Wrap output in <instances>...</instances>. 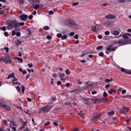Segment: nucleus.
<instances>
[{
    "label": "nucleus",
    "instance_id": "1",
    "mask_svg": "<svg viewBox=\"0 0 131 131\" xmlns=\"http://www.w3.org/2000/svg\"><path fill=\"white\" fill-rule=\"evenodd\" d=\"M18 21L16 19L7 21L8 26L7 27V29L9 30L12 28H18Z\"/></svg>",
    "mask_w": 131,
    "mask_h": 131
},
{
    "label": "nucleus",
    "instance_id": "2",
    "mask_svg": "<svg viewBox=\"0 0 131 131\" xmlns=\"http://www.w3.org/2000/svg\"><path fill=\"white\" fill-rule=\"evenodd\" d=\"M65 23L69 27L73 28H76L78 27V25L72 20L68 19L66 20L65 21Z\"/></svg>",
    "mask_w": 131,
    "mask_h": 131
},
{
    "label": "nucleus",
    "instance_id": "3",
    "mask_svg": "<svg viewBox=\"0 0 131 131\" xmlns=\"http://www.w3.org/2000/svg\"><path fill=\"white\" fill-rule=\"evenodd\" d=\"M52 106H46L41 108L40 110V113H46L49 112L50 109L52 107Z\"/></svg>",
    "mask_w": 131,
    "mask_h": 131
},
{
    "label": "nucleus",
    "instance_id": "4",
    "mask_svg": "<svg viewBox=\"0 0 131 131\" xmlns=\"http://www.w3.org/2000/svg\"><path fill=\"white\" fill-rule=\"evenodd\" d=\"M127 41L124 39H121L118 40L117 41H115L114 42L115 44L116 45L118 44L120 46H122L128 44L127 43V42L128 41Z\"/></svg>",
    "mask_w": 131,
    "mask_h": 131
},
{
    "label": "nucleus",
    "instance_id": "5",
    "mask_svg": "<svg viewBox=\"0 0 131 131\" xmlns=\"http://www.w3.org/2000/svg\"><path fill=\"white\" fill-rule=\"evenodd\" d=\"M131 35L129 33L125 34L123 35V37L124 38V40H126V41H128L127 43L128 44L130 43H131Z\"/></svg>",
    "mask_w": 131,
    "mask_h": 131
},
{
    "label": "nucleus",
    "instance_id": "6",
    "mask_svg": "<svg viewBox=\"0 0 131 131\" xmlns=\"http://www.w3.org/2000/svg\"><path fill=\"white\" fill-rule=\"evenodd\" d=\"M10 127L13 129L11 131H16V129L17 128V124L14 121H11L10 122Z\"/></svg>",
    "mask_w": 131,
    "mask_h": 131
},
{
    "label": "nucleus",
    "instance_id": "7",
    "mask_svg": "<svg viewBox=\"0 0 131 131\" xmlns=\"http://www.w3.org/2000/svg\"><path fill=\"white\" fill-rule=\"evenodd\" d=\"M100 117V115L98 114H94L91 118V121L93 122H95L99 119Z\"/></svg>",
    "mask_w": 131,
    "mask_h": 131
},
{
    "label": "nucleus",
    "instance_id": "8",
    "mask_svg": "<svg viewBox=\"0 0 131 131\" xmlns=\"http://www.w3.org/2000/svg\"><path fill=\"white\" fill-rule=\"evenodd\" d=\"M80 99L81 101L85 104H90L91 102L90 99H88V98H84L83 97H80Z\"/></svg>",
    "mask_w": 131,
    "mask_h": 131
},
{
    "label": "nucleus",
    "instance_id": "9",
    "mask_svg": "<svg viewBox=\"0 0 131 131\" xmlns=\"http://www.w3.org/2000/svg\"><path fill=\"white\" fill-rule=\"evenodd\" d=\"M28 15L23 14L20 15L19 16V18L22 21H25L28 19Z\"/></svg>",
    "mask_w": 131,
    "mask_h": 131
},
{
    "label": "nucleus",
    "instance_id": "10",
    "mask_svg": "<svg viewBox=\"0 0 131 131\" xmlns=\"http://www.w3.org/2000/svg\"><path fill=\"white\" fill-rule=\"evenodd\" d=\"M129 108H121L120 109V112L121 113H126L128 112Z\"/></svg>",
    "mask_w": 131,
    "mask_h": 131
},
{
    "label": "nucleus",
    "instance_id": "11",
    "mask_svg": "<svg viewBox=\"0 0 131 131\" xmlns=\"http://www.w3.org/2000/svg\"><path fill=\"white\" fill-rule=\"evenodd\" d=\"M92 29L93 31L95 32H97L100 30L99 25H97L96 26H94L93 27Z\"/></svg>",
    "mask_w": 131,
    "mask_h": 131
},
{
    "label": "nucleus",
    "instance_id": "12",
    "mask_svg": "<svg viewBox=\"0 0 131 131\" xmlns=\"http://www.w3.org/2000/svg\"><path fill=\"white\" fill-rule=\"evenodd\" d=\"M116 16L115 15H113L112 14H109L107 15L105 17L107 19H113L115 18Z\"/></svg>",
    "mask_w": 131,
    "mask_h": 131
},
{
    "label": "nucleus",
    "instance_id": "13",
    "mask_svg": "<svg viewBox=\"0 0 131 131\" xmlns=\"http://www.w3.org/2000/svg\"><path fill=\"white\" fill-rule=\"evenodd\" d=\"M121 70L122 72L128 74H131V71H129L127 70H126L122 68H121Z\"/></svg>",
    "mask_w": 131,
    "mask_h": 131
},
{
    "label": "nucleus",
    "instance_id": "14",
    "mask_svg": "<svg viewBox=\"0 0 131 131\" xmlns=\"http://www.w3.org/2000/svg\"><path fill=\"white\" fill-rule=\"evenodd\" d=\"M105 24L106 25L109 27H111L114 25V22L111 21L106 22L105 23Z\"/></svg>",
    "mask_w": 131,
    "mask_h": 131
},
{
    "label": "nucleus",
    "instance_id": "15",
    "mask_svg": "<svg viewBox=\"0 0 131 131\" xmlns=\"http://www.w3.org/2000/svg\"><path fill=\"white\" fill-rule=\"evenodd\" d=\"M18 80V79L16 78L15 77H14L13 78V80H12V82L14 84H17L20 85V83L17 81Z\"/></svg>",
    "mask_w": 131,
    "mask_h": 131
},
{
    "label": "nucleus",
    "instance_id": "16",
    "mask_svg": "<svg viewBox=\"0 0 131 131\" xmlns=\"http://www.w3.org/2000/svg\"><path fill=\"white\" fill-rule=\"evenodd\" d=\"M0 61H2L6 63H8V61L6 58L3 57L2 58H0Z\"/></svg>",
    "mask_w": 131,
    "mask_h": 131
},
{
    "label": "nucleus",
    "instance_id": "17",
    "mask_svg": "<svg viewBox=\"0 0 131 131\" xmlns=\"http://www.w3.org/2000/svg\"><path fill=\"white\" fill-rule=\"evenodd\" d=\"M21 129L24 131H30V129L28 128L27 126H23Z\"/></svg>",
    "mask_w": 131,
    "mask_h": 131
},
{
    "label": "nucleus",
    "instance_id": "18",
    "mask_svg": "<svg viewBox=\"0 0 131 131\" xmlns=\"http://www.w3.org/2000/svg\"><path fill=\"white\" fill-rule=\"evenodd\" d=\"M95 85V84L93 83L89 84L88 85L87 87L91 89L94 88Z\"/></svg>",
    "mask_w": 131,
    "mask_h": 131
},
{
    "label": "nucleus",
    "instance_id": "19",
    "mask_svg": "<svg viewBox=\"0 0 131 131\" xmlns=\"http://www.w3.org/2000/svg\"><path fill=\"white\" fill-rule=\"evenodd\" d=\"M3 108L7 110L8 111H10L11 110L10 108L7 105L5 104L4 105Z\"/></svg>",
    "mask_w": 131,
    "mask_h": 131
},
{
    "label": "nucleus",
    "instance_id": "20",
    "mask_svg": "<svg viewBox=\"0 0 131 131\" xmlns=\"http://www.w3.org/2000/svg\"><path fill=\"white\" fill-rule=\"evenodd\" d=\"M14 73H13L10 74L8 76V77L7 78V79H9L11 77L14 78V77H15V76L14 75Z\"/></svg>",
    "mask_w": 131,
    "mask_h": 131
},
{
    "label": "nucleus",
    "instance_id": "21",
    "mask_svg": "<svg viewBox=\"0 0 131 131\" xmlns=\"http://www.w3.org/2000/svg\"><path fill=\"white\" fill-rule=\"evenodd\" d=\"M91 101L92 102L95 103H96L97 101V99L96 98L95 99H90Z\"/></svg>",
    "mask_w": 131,
    "mask_h": 131
},
{
    "label": "nucleus",
    "instance_id": "22",
    "mask_svg": "<svg viewBox=\"0 0 131 131\" xmlns=\"http://www.w3.org/2000/svg\"><path fill=\"white\" fill-rule=\"evenodd\" d=\"M107 50H108L109 51V52H111L112 51H114L115 50V48H113V49H111V48L109 47L107 48Z\"/></svg>",
    "mask_w": 131,
    "mask_h": 131
},
{
    "label": "nucleus",
    "instance_id": "23",
    "mask_svg": "<svg viewBox=\"0 0 131 131\" xmlns=\"http://www.w3.org/2000/svg\"><path fill=\"white\" fill-rule=\"evenodd\" d=\"M115 113V112L114 111L112 110L111 112H108V115L109 116H112V115H114Z\"/></svg>",
    "mask_w": 131,
    "mask_h": 131
},
{
    "label": "nucleus",
    "instance_id": "24",
    "mask_svg": "<svg viewBox=\"0 0 131 131\" xmlns=\"http://www.w3.org/2000/svg\"><path fill=\"white\" fill-rule=\"evenodd\" d=\"M113 33L114 35H118L119 34V32L116 30L114 31Z\"/></svg>",
    "mask_w": 131,
    "mask_h": 131
},
{
    "label": "nucleus",
    "instance_id": "25",
    "mask_svg": "<svg viewBox=\"0 0 131 131\" xmlns=\"http://www.w3.org/2000/svg\"><path fill=\"white\" fill-rule=\"evenodd\" d=\"M21 42L19 40L16 41L15 42V43L17 46H18L21 43Z\"/></svg>",
    "mask_w": 131,
    "mask_h": 131
},
{
    "label": "nucleus",
    "instance_id": "26",
    "mask_svg": "<svg viewBox=\"0 0 131 131\" xmlns=\"http://www.w3.org/2000/svg\"><path fill=\"white\" fill-rule=\"evenodd\" d=\"M80 91V90L79 89H74L71 91V92H74L75 93H78L79 91Z\"/></svg>",
    "mask_w": 131,
    "mask_h": 131
},
{
    "label": "nucleus",
    "instance_id": "27",
    "mask_svg": "<svg viewBox=\"0 0 131 131\" xmlns=\"http://www.w3.org/2000/svg\"><path fill=\"white\" fill-rule=\"evenodd\" d=\"M58 75L60 78H61L62 77L64 76L65 74L64 73H60L58 74Z\"/></svg>",
    "mask_w": 131,
    "mask_h": 131
},
{
    "label": "nucleus",
    "instance_id": "28",
    "mask_svg": "<svg viewBox=\"0 0 131 131\" xmlns=\"http://www.w3.org/2000/svg\"><path fill=\"white\" fill-rule=\"evenodd\" d=\"M25 24V23L23 22H20V23H18V22L17 25H18V27H19V25L20 26H24Z\"/></svg>",
    "mask_w": 131,
    "mask_h": 131
},
{
    "label": "nucleus",
    "instance_id": "29",
    "mask_svg": "<svg viewBox=\"0 0 131 131\" xmlns=\"http://www.w3.org/2000/svg\"><path fill=\"white\" fill-rule=\"evenodd\" d=\"M108 92L109 94H112L113 92H115V93L116 92L114 89H111V90L110 91H108Z\"/></svg>",
    "mask_w": 131,
    "mask_h": 131
},
{
    "label": "nucleus",
    "instance_id": "30",
    "mask_svg": "<svg viewBox=\"0 0 131 131\" xmlns=\"http://www.w3.org/2000/svg\"><path fill=\"white\" fill-rule=\"evenodd\" d=\"M33 7L34 9L37 10L39 7V6L38 5H36L35 6H34Z\"/></svg>",
    "mask_w": 131,
    "mask_h": 131
},
{
    "label": "nucleus",
    "instance_id": "31",
    "mask_svg": "<svg viewBox=\"0 0 131 131\" xmlns=\"http://www.w3.org/2000/svg\"><path fill=\"white\" fill-rule=\"evenodd\" d=\"M1 8H0V14L1 15L3 14L5 11L3 10H1Z\"/></svg>",
    "mask_w": 131,
    "mask_h": 131
},
{
    "label": "nucleus",
    "instance_id": "32",
    "mask_svg": "<svg viewBox=\"0 0 131 131\" xmlns=\"http://www.w3.org/2000/svg\"><path fill=\"white\" fill-rule=\"evenodd\" d=\"M112 81H113V79H107L105 80V82H112Z\"/></svg>",
    "mask_w": 131,
    "mask_h": 131
},
{
    "label": "nucleus",
    "instance_id": "33",
    "mask_svg": "<svg viewBox=\"0 0 131 131\" xmlns=\"http://www.w3.org/2000/svg\"><path fill=\"white\" fill-rule=\"evenodd\" d=\"M22 92L23 93L24 92L25 90V87L24 85H22L21 86Z\"/></svg>",
    "mask_w": 131,
    "mask_h": 131
},
{
    "label": "nucleus",
    "instance_id": "34",
    "mask_svg": "<svg viewBox=\"0 0 131 131\" xmlns=\"http://www.w3.org/2000/svg\"><path fill=\"white\" fill-rule=\"evenodd\" d=\"M61 37V39L62 40H64L66 39L67 37L66 35H64L63 36H62V37Z\"/></svg>",
    "mask_w": 131,
    "mask_h": 131
},
{
    "label": "nucleus",
    "instance_id": "35",
    "mask_svg": "<svg viewBox=\"0 0 131 131\" xmlns=\"http://www.w3.org/2000/svg\"><path fill=\"white\" fill-rule=\"evenodd\" d=\"M6 58L7 59V60L8 61V62H9L10 64L11 63V59L9 57H6Z\"/></svg>",
    "mask_w": 131,
    "mask_h": 131
},
{
    "label": "nucleus",
    "instance_id": "36",
    "mask_svg": "<svg viewBox=\"0 0 131 131\" xmlns=\"http://www.w3.org/2000/svg\"><path fill=\"white\" fill-rule=\"evenodd\" d=\"M16 58L19 61H20L21 62L23 61V60L22 58H20L19 57H16Z\"/></svg>",
    "mask_w": 131,
    "mask_h": 131
},
{
    "label": "nucleus",
    "instance_id": "37",
    "mask_svg": "<svg viewBox=\"0 0 131 131\" xmlns=\"http://www.w3.org/2000/svg\"><path fill=\"white\" fill-rule=\"evenodd\" d=\"M57 36L58 37L60 38L62 37V35L61 34L58 33L57 34Z\"/></svg>",
    "mask_w": 131,
    "mask_h": 131
},
{
    "label": "nucleus",
    "instance_id": "38",
    "mask_svg": "<svg viewBox=\"0 0 131 131\" xmlns=\"http://www.w3.org/2000/svg\"><path fill=\"white\" fill-rule=\"evenodd\" d=\"M1 28L2 30L4 31H5L6 30V27L5 26L1 27Z\"/></svg>",
    "mask_w": 131,
    "mask_h": 131
},
{
    "label": "nucleus",
    "instance_id": "39",
    "mask_svg": "<svg viewBox=\"0 0 131 131\" xmlns=\"http://www.w3.org/2000/svg\"><path fill=\"white\" fill-rule=\"evenodd\" d=\"M103 96L104 97H106L107 96V94L105 91L103 93Z\"/></svg>",
    "mask_w": 131,
    "mask_h": 131
},
{
    "label": "nucleus",
    "instance_id": "40",
    "mask_svg": "<svg viewBox=\"0 0 131 131\" xmlns=\"http://www.w3.org/2000/svg\"><path fill=\"white\" fill-rule=\"evenodd\" d=\"M16 88L18 92H20L21 89L19 86H17V87H16Z\"/></svg>",
    "mask_w": 131,
    "mask_h": 131
},
{
    "label": "nucleus",
    "instance_id": "41",
    "mask_svg": "<svg viewBox=\"0 0 131 131\" xmlns=\"http://www.w3.org/2000/svg\"><path fill=\"white\" fill-rule=\"evenodd\" d=\"M43 28L45 30H48L49 29V28L48 26H46L43 27Z\"/></svg>",
    "mask_w": 131,
    "mask_h": 131
},
{
    "label": "nucleus",
    "instance_id": "42",
    "mask_svg": "<svg viewBox=\"0 0 131 131\" xmlns=\"http://www.w3.org/2000/svg\"><path fill=\"white\" fill-rule=\"evenodd\" d=\"M103 48L102 46H98L97 48L96 49L98 50H99L100 49H102Z\"/></svg>",
    "mask_w": 131,
    "mask_h": 131
},
{
    "label": "nucleus",
    "instance_id": "43",
    "mask_svg": "<svg viewBox=\"0 0 131 131\" xmlns=\"http://www.w3.org/2000/svg\"><path fill=\"white\" fill-rule=\"evenodd\" d=\"M53 125L56 126H58V124H57V122H53Z\"/></svg>",
    "mask_w": 131,
    "mask_h": 131
},
{
    "label": "nucleus",
    "instance_id": "44",
    "mask_svg": "<svg viewBox=\"0 0 131 131\" xmlns=\"http://www.w3.org/2000/svg\"><path fill=\"white\" fill-rule=\"evenodd\" d=\"M84 114V113H83L82 114H79V115L82 118H84L85 117Z\"/></svg>",
    "mask_w": 131,
    "mask_h": 131
},
{
    "label": "nucleus",
    "instance_id": "45",
    "mask_svg": "<svg viewBox=\"0 0 131 131\" xmlns=\"http://www.w3.org/2000/svg\"><path fill=\"white\" fill-rule=\"evenodd\" d=\"M110 32L109 31H106L105 32V34L106 35H107L109 34Z\"/></svg>",
    "mask_w": 131,
    "mask_h": 131
},
{
    "label": "nucleus",
    "instance_id": "46",
    "mask_svg": "<svg viewBox=\"0 0 131 131\" xmlns=\"http://www.w3.org/2000/svg\"><path fill=\"white\" fill-rule=\"evenodd\" d=\"M65 72L66 74L67 75H69L70 73V72L68 69L66 70V71Z\"/></svg>",
    "mask_w": 131,
    "mask_h": 131
},
{
    "label": "nucleus",
    "instance_id": "47",
    "mask_svg": "<svg viewBox=\"0 0 131 131\" xmlns=\"http://www.w3.org/2000/svg\"><path fill=\"white\" fill-rule=\"evenodd\" d=\"M20 33L19 32H17L16 33V35L18 37L20 36Z\"/></svg>",
    "mask_w": 131,
    "mask_h": 131
},
{
    "label": "nucleus",
    "instance_id": "48",
    "mask_svg": "<svg viewBox=\"0 0 131 131\" xmlns=\"http://www.w3.org/2000/svg\"><path fill=\"white\" fill-rule=\"evenodd\" d=\"M99 55L101 57H103L104 55V53L103 52H101L99 54Z\"/></svg>",
    "mask_w": 131,
    "mask_h": 131
},
{
    "label": "nucleus",
    "instance_id": "49",
    "mask_svg": "<svg viewBox=\"0 0 131 131\" xmlns=\"http://www.w3.org/2000/svg\"><path fill=\"white\" fill-rule=\"evenodd\" d=\"M4 49L5 50H6V52H8L9 51V48L8 47H5L4 48Z\"/></svg>",
    "mask_w": 131,
    "mask_h": 131
},
{
    "label": "nucleus",
    "instance_id": "50",
    "mask_svg": "<svg viewBox=\"0 0 131 131\" xmlns=\"http://www.w3.org/2000/svg\"><path fill=\"white\" fill-rule=\"evenodd\" d=\"M5 104H4L2 102H1L0 103V106L3 108L4 105Z\"/></svg>",
    "mask_w": 131,
    "mask_h": 131
},
{
    "label": "nucleus",
    "instance_id": "51",
    "mask_svg": "<svg viewBox=\"0 0 131 131\" xmlns=\"http://www.w3.org/2000/svg\"><path fill=\"white\" fill-rule=\"evenodd\" d=\"M51 37L50 35H48L47 36V38L48 39L50 40L51 39Z\"/></svg>",
    "mask_w": 131,
    "mask_h": 131
},
{
    "label": "nucleus",
    "instance_id": "52",
    "mask_svg": "<svg viewBox=\"0 0 131 131\" xmlns=\"http://www.w3.org/2000/svg\"><path fill=\"white\" fill-rule=\"evenodd\" d=\"M16 34V32L15 30H13L12 31V35L13 36L15 35Z\"/></svg>",
    "mask_w": 131,
    "mask_h": 131
},
{
    "label": "nucleus",
    "instance_id": "53",
    "mask_svg": "<svg viewBox=\"0 0 131 131\" xmlns=\"http://www.w3.org/2000/svg\"><path fill=\"white\" fill-rule=\"evenodd\" d=\"M28 66L29 67L31 68L32 67L33 64L32 63H30L28 65Z\"/></svg>",
    "mask_w": 131,
    "mask_h": 131
},
{
    "label": "nucleus",
    "instance_id": "54",
    "mask_svg": "<svg viewBox=\"0 0 131 131\" xmlns=\"http://www.w3.org/2000/svg\"><path fill=\"white\" fill-rule=\"evenodd\" d=\"M48 13L52 15L53 14V12L52 10H51L49 11V12Z\"/></svg>",
    "mask_w": 131,
    "mask_h": 131
},
{
    "label": "nucleus",
    "instance_id": "55",
    "mask_svg": "<svg viewBox=\"0 0 131 131\" xmlns=\"http://www.w3.org/2000/svg\"><path fill=\"white\" fill-rule=\"evenodd\" d=\"M97 92L96 91H92L91 93L92 94V95H94L95 94H97Z\"/></svg>",
    "mask_w": 131,
    "mask_h": 131
},
{
    "label": "nucleus",
    "instance_id": "56",
    "mask_svg": "<svg viewBox=\"0 0 131 131\" xmlns=\"http://www.w3.org/2000/svg\"><path fill=\"white\" fill-rule=\"evenodd\" d=\"M126 92V90H122V94H124Z\"/></svg>",
    "mask_w": 131,
    "mask_h": 131
},
{
    "label": "nucleus",
    "instance_id": "57",
    "mask_svg": "<svg viewBox=\"0 0 131 131\" xmlns=\"http://www.w3.org/2000/svg\"><path fill=\"white\" fill-rule=\"evenodd\" d=\"M4 34L5 36L6 37L8 36L9 35L8 33L7 32H5L4 33Z\"/></svg>",
    "mask_w": 131,
    "mask_h": 131
},
{
    "label": "nucleus",
    "instance_id": "58",
    "mask_svg": "<svg viewBox=\"0 0 131 131\" xmlns=\"http://www.w3.org/2000/svg\"><path fill=\"white\" fill-rule=\"evenodd\" d=\"M74 35V33L73 32H72L70 33L69 34L71 36H73Z\"/></svg>",
    "mask_w": 131,
    "mask_h": 131
},
{
    "label": "nucleus",
    "instance_id": "59",
    "mask_svg": "<svg viewBox=\"0 0 131 131\" xmlns=\"http://www.w3.org/2000/svg\"><path fill=\"white\" fill-rule=\"evenodd\" d=\"M79 3H74L73 4V6H76L79 4Z\"/></svg>",
    "mask_w": 131,
    "mask_h": 131
},
{
    "label": "nucleus",
    "instance_id": "60",
    "mask_svg": "<svg viewBox=\"0 0 131 131\" xmlns=\"http://www.w3.org/2000/svg\"><path fill=\"white\" fill-rule=\"evenodd\" d=\"M102 100H103L104 102H106L107 101V100L106 99H105L104 98H102Z\"/></svg>",
    "mask_w": 131,
    "mask_h": 131
},
{
    "label": "nucleus",
    "instance_id": "61",
    "mask_svg": "<svg viewBox=\"0 0 131 131\" xmlns=\"http://www.w3.org/2000/svg\"><path fill=\"white\" fill-rule=\"evenodd\" d=\"M78 35L77 34L75 35V36H74V38L76 39H77L78 38Z\"/></svg>",
    "mask_w": 131,
    "mask_h": 131
},
{
    "label": "nucleus",
    "instance_id": "62",
    "mask_svg": "<svg viewBox=\"0 0 131 131\" xmlns=\"http://www.w3.org/2000/svg\"><path fill=\"white\" fill-rule=\"evenodd\" d=\"M33 17V16L32 15H30L28 17L29 19H32Z\"/></svg>",
    "mask_w": 131,
    "mask_h": 131
},
{
    "label": "nucleus",
    "instance_id": "63",
    "mask_svg": "<svg viewBox=\"0 0 131 131\" xmlns=\"http://www.w3.org/2000/svg\"><path fill=\"white\" fill-rule=\"evenodd\" d=\"M61 82L59 81H58L57 82V84L58 85H60L61 84Z\"/></svg>",
    "mask_w": 131,
    "mask_h": 131
},
{
    "label": "nucleus",
    "instance_id": "64",
    "mask_svg": "<svg viewBox=\"0 0 131 131\" xmlns=\"http://www.w3.org/2000/svg\"><path fill=\"white\" fill-rule=\"evenodd\" d=\"M22 73L24 75L27 73V72L25 70H24L23 71Z\"/></svg>",
    "mask_w": 131,
    "mask_h": 131
}]
</instances>
